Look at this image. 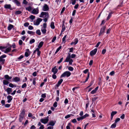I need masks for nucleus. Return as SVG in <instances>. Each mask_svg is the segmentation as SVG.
Masks as SVG:
<instances>
[{
  "label": "nucleus",
  "mask_w": 129,
  "mask_h": 129,
  "mask_svg": "<svg viewBox=\"0 0 129 129\" xmlns=\"http://www.w3.org/2000/svg\"><path fill=\"white\" fill-rule=\"evenodd\" d=\"M34 28L31 25H29L28 27V29L29 30H32Z\"/></svg>",
  "instance_id": "obj_54"
},
{
  "label": "nucleus",
  "mask_w": 129,
  "mask_h": 129,
  "mask_svg": "<svg viewBox=\"0 0 129 129\" xmlns=\"http://www.w3.org/2000/svg\"><path fill=\"white\" fill-rule=\"evenodd\" d=\"M5 78L7 80L9 81L11 79L12 77L9 76L8 75H6L4 76Z\"/></svg>",
  "instance_id": "obj_18"
},
{
  "label": "nucleus",
  "mask_w": 129,
  "mask_h": 129,
  "mask_svg": "<svg viewBox=\"0 0 129 129\" xmlns=\"http://www.w3.org/2000/svg\"><path fill=\"white\" fill-rule=\"evenodd\" d=\"M89 115L87 114H86L85 115H84L83 116H82L83 119H84L86 117H88L89 116Z\"/></svg>",
  "instance_id": "obj_53"
},
{
  "label": "nucleus",
  "mask_w": 129,
  "mask_h": 129,
  "mask_svg": "<svg viewBox=\"0 0 129 129\" xmlns=\"http://www.w3.org/2000/svg\"><path fill=\"white\" fill-rule=\"evenodd\" d=\"M46 27L47 24L46 23H44L43 24V26L41 28V30L43 34H45L46 32Z\"/></svg>",
  "instance_id": "obj_3"
},
{
  "label": "nucleus",
  "mask_w": 129,
  "mask_h": 129,
  "mask_svg": "<svg viewBox=\"0 0 129 129\" xmlns=\"http://www.w3.org/2000/svg\"><path fill=\"white\" fill-rule=\"evenodd\" d=\"M4 7L6 9H9L11 10V6L10 4H5L4 5Z\"/></svg>",
  "instance_id": "obj_19"
},
{
  "label": "nucleus",
  "mask_w": 129,
  "mask_h": 129,
  "mask_svg": "<svg viewBox=\"0 0 129 129\" xmlns=\"http://www.w3.org/2000/svg\"><path fill=\"white\" fill-rule=\"evenodd\" d=\"M7 99L8 100L7 102L9 103L12 101L13 99V97L10 95H8L7 97Z\"/></svg>",
  "instance_id": "obj_13"
},
{
  "label": "nucleus",
  "mask_w": 129,
  "mask_h": 129,
  "mask_svg": "<svg viewBox=\"0 0 129 129\" xmlns=\"http://www.w3.org/2000/svg\"><path fill=\"white\" fill-rule=\"evenodd\" d=\"M55 124V123L54 122L53 120H51L47 124V126H48L49 125L51 126H53Z\"/></svg>",
  "instance_id": "obj_17"
},
{
  "label": "nucleus",
  "mask_w": 129,
  "mask_h": 129,
  "mask_svg": "<svg viewBox=\"0 0 129 129\" xmlns=\"http://www.w3.org/2000/svg\"><path fill=\"white\" fill-rule=\"evenodd\" d=\"M1 103L2 104L3 106L5 105V101L4 100H2L1 101Z\"/></svg>",
  "instance_id": "obj_61"
},
{
  "label": "nucleus",
  "mask_w": 129,
  "mask_h": 129,
  "mask_svg": "<svg viewBox=\"0 0 129 129\" xmlns=\"http://www.w3.org/2000/svg\"><path fill=\"white\" fill-rule=\"evenodd\" d=\"M40 120L42 123L45 124L47 123L49 121L48 117H47L41 119Z\"/></svg>",
  "instance_id": "obj_5"
},
{
  "label": "nucleus",
  "mask_w": 129,
  "mask_h": 129,
  "mask_svg": "<svg viewBox=\"0 0 129 129\" xmlns=\"http://www.w3.org/2000/svg\"><path fill=\"white\" fill-rule=\"evenodd\" d=\"M97 50V48H95L94 50L91 51L90 53V55L91 56H92L95 54Z\"/></svg>",
  "instance_id": "obj_9"
},
{
  "label": "nucleus",
  "mask_w": 129,
  "mask_h": 129,
  "mask_svg": "<svg viewBox=\"0 0 129 129\" xmlns=\"http://www.w3.org/2000/svg\"><path fill=\"white\" fill-rule=\"evenodd\" d=\"M71 58V54L70 53H68V55L67 57L65 60H64V62H68L69 60H70Z\"/></svg>",
  "instance_id": "obj_10"
},
{
  "label": "nucleus",
  "mask_w": 129,
  "mask_h": 129,
  "mask_svg": "<svg viewBox=\"0 0 129 129\" xmlns=\"http://www.w3.org/2000/svg\"><path fill=\"white\" fill-rule=\"evenodd\" d=\"M35 40L34 39H32L30 40L29 41V44H31L35 42Z\"/></svg>",
  "instance_id": "obj_41"
},
{
  "label": "nucleus",
  "mask_w": 129,
  "mask_h": 129,
  "mask_svg": "<svg viewBox=\"0 0 129 129\" xmlns=\"http://www.w3.org/2000/svg\"><path fill=\"white\" fill-rule=\"evenodd\" d=\"M106 50L105 49H103L102 51V53L104 54L106 53Z\"/></svg>",
  "instance_id": "obj_63"
},
{
  "label": "nucleus",
  "mask_w": 129,
  "mask_h": 129,
  "mask_svg": "<svg viewBox=\"0 0 129 129\" xmlns=\"http://www.w3.org/2000/svg\"><path fill=\"white\" fill-rule=\"evenodd\" d=\"M115 74L114 72V71H112L109 74V75L111 76H113Z\"/></svg>",
  "instance_id": "obj_59"
},
{
  "label": "nucleus",
  "mask_w": 129,
  "mask_h": 129,
  "mask_svg": "<svg viewBox=\"0 0 129 129\" xmlns=\"http://www.w3.org/2000/svg\"><path fill=\"white\" fill-rule=\"evenodd\" d=\"M50 26L51 28L54 29L55 27L54 25V22H52L51 23Z\"/></svg>",
  "instance_id": "obj_25"
},
{
  "label": "nucleus",
  "mask_w": 129,
  "mask_h": 129,
  "mask_svg": "<svg viewBox=\"0 0 129 129\" xmlns=\"http://www.w3.org/2000/svg\"><path fill=\"white\" fill-rule=\"evenodd\" d=\"M6 48V47H3V46H0V50H1L2 51H3V49H5Z\"/></svg>",
  "instance_id": "obj_56"
},
{
  "label": "nucleus",
  "mask_w": 129,
  "mask_h": 129,
  "mask_svg": "<svg viewBox=\"0 0 129 129\" xmlns=\"http://www.w3.org/2000/svg\"><path fill=\"white\" fill-rule=\"evenodd\" d=\"M0 61L1 62H2L1 64H3L5 61V59H3V58H0Z\"/></svg>",
  "instance_id": "obj_37"
},
{
  "label": "nucleus",
  "mask_w": 129,
  "mask_h": 129,
  "mask_svg": "<svg viewBox=\"0 0 129 129\" xmlns=\"http://www.w3.org/2000/svg\"><path fill=\"white\" fill-rule=\"evenodd\" d=\"M113 13V12H110L108 17L107 18V20H108L111 17V16L112 14Z\"/></svg>",
  "instance_id": "obj_26"
},
{
  "label": "nucleus",
  "mask_w": 129,
  "mask_h": 129,
  "mask_svg": "<svg viewBox=\"0 0 129 129\" xmlns=\"http://www.w3.org/2000/svg\"><path fill=\"white\" fill-rule=\"evenodd\" d=\"M6 91L7 92V94H9L12 91V89L10 88H8L6 90Z\"/></svg>",
  "instance_id": "obj_22"
},
{
  "label": "nucleus",
  "mask_w": 129,
  "mask_h": 129,
  "mask_svg": "<svg viewBox=\"0 0 129 129\" xmlns=\"http://www.w3.org/2000/svg\"><path fill=\"white\" fill-rule=\"evenodd\" d=\"M36 33L38 35H40L41 34L40 30L39 29H38L36 30Z\"/></svg>",
  "instance_id": "obj_35"
},
{
  "label": "nucleus",
  "mask_w": 129,
  "mask_h": 129,
  "mask_svg": "<svg viewBox=\"0 0 129 129\" xmlns=\"http://www.w3.org/2000/svg\"><path fill=\"white\" fill-rule=\"evenodd\" d=\"M23 118V116H20L19 118V120L20 122H21V121L22 120Z\"/></svg>",
  "instance_id": "obj_55"
},
{
  "label": "nucleus",
  "mask_w": 129,
  "mask_h": 129,
  "mask_svg": "<svg viewBox=\"0 0 129 129\" xmlns=\"http://www.w3.org/2000/svg\"><path fill=\"white\" fill-rule=\"evenodd\" d=\"M14 27V26L11 24H9L8 27V29L9 30H10Z\"/></svg>",
  "instance_id": "obj_23"
},
{
  "label": "nucleus",
  "mask_w": 129,
  "mask_h": 129,
  "mask_svg": "<svg viewBox=\"0 0 129 129\" xmlns=\"http://www.w3.org/2000/svg\"><path fill=\"white\" fill-rule=\"evenodd\" d=\"M120 120V119L119 118H116L115 120V122L114 123L116 124Z\"/></svg>",
  "instance_id": "obj_47"
},
{
  "label": "nucleus",
  "mask_w": 129,
  "mask_h": 129,
  "mask_svg": "<svg viewBox=\"0 0 129 129\" xmlns=\"http://www.w3.org/2000/svg\"><path fill=\"white\" fill-rule=\"evenodd\" d=\"M39 12V9L38 7L36 8H34L31 11V13L34 14H37Z\"/></svg>",
  "instance_id": "obj_6"
},
{
  "label": "nucleus",
  "mask_w": 129,
  "mask_h": 129,
  "mask_svg": "<svg viewBox=\"0 0 129 129\" xmlns=\"http://www.w3.org/2000/svg\"><path fill=\"white\" fill-rule=\"evenodd\" d=\"M57 102H55L54 103L53 106V107H56L57 106Z\"/></svg>",
  "instance_id": "obj_52"
},
{
  "label": "nucleus",
  "mask_w": 129,
  "mask_h": 129,
  "mask_svg": "<svg viewBox=\"0 0 129 129\" xmlns=\"http://www.w3.org/2000/svg\"><path fill=\"white\" fill-rule=\"evenodd\" d=\"M84 119L82 116L80 117H78L77 118V119L78 121H79L81 120H82Z\"/></svg>",
  "instance_id": "obj_40"
},
{
  "label": "nucleus",
  "mask_w": 129,
  "mask_h": 129,
  "mask_svg": "<svg viewBox=\"0 0 129 129\" xmlns=\"http://www.w3.org/2000/svg\"><path fill=\"white\" fill-rule=\"evenodd\" d=\"M42 21V19L40 18H38L34 21V24L35 25H38Z\"/></svg>",
  "instance_id": "obj_4"
},
{
  "label": "nucleus",
  "mask_w": 129,
  "mask_h": 129,
  "mask_svg": "<svg viewBox=\"0 0 129 129\" xmlns=\"http://www.w3.org/2000/svg\"><path fill=\"white\" fill-rule=\"evenodd\" d=\"M28 34H31L32 35H34L35 34V32L34 31H28L27 32Z\"/></svg>",
  "instance_id": "obj_27"
},
{
  "label": "nucleus",
  "mask_w": 129,
  "mask_h": 129,
  "mask_svg": "<svg viewBox=\"0 0 129 129\" xmlns=\"http://www.w3.org/2000/svg\"><path fill=\"white\" fill-rule=\"evenodd\" d=\"M61 47L60 46L57 49L55 53V54H56L61 48Z\"/></svg>",
  "instance_id": "obj_39"
},
{
  "label": "nucleus",
  "mask_w": 129,
  "mask_h": 129,
  "mask_svg": "<svg viewBox=\"0 0 129 129\" xmlns=\"http://www.w3.org/2000/svg\"><path fill=\"white\" fill-rule=\"evenodd\" d=\"M12 2L17 6H20L21 3L18 0H12Z\"/></svg>",
  "instance_id": "obj_12"
},
{
  "label": "nucleus",
  "mask_w": 129,
  "mask_h": 129,
  "mask_svg": "<svg viewBox=\"0 0 129 129\" xmlns=\"http://www.w3.org/2000/svg\"><path fill=\"white\" fill-rule=\"evenodd\" d=\"M74 116V115L72 114H68L65 117V118L66 119H67L68 118L70 117L71 116Z\"/></svg>",
  "instance_id": "obj_33"
},
{
  "label": "nucleus",
  "mask_w": 129,
  "mask_h": 129,
  "mask_svg": "<svg viewBox=\"0 0 129 129\" xmlns=\"http://www.w3.org/2000/svg\"><path fill=\"white\" fill-rule=\"evenodd\" d=\"M37 55L39 57L40 56L41 52L39 50V48H37Z\"/></svg>",
  "instance_id": "obj_28"
},
{
  "label": "nucleus",
  "mask_w": 129,
  "mask_h": 129,
  "mask_svg": "<svg viewBox=\"0 0 129 129\" xmlns=\"http://www.w3.org/2000/svg\"><path fill=\"white\" fill-rule=\"evenodd\" d=\"M25 9L26 10L30 12L32 10V8L31 6H29L28 7L25 8Z\"/></svg>",
  "instance_id": "obj_29"
},
{
  "label": "nucleus",
  "mask_w": 129,
  "mask_h": 129,
  "mask_svg": "<svg viewBox=\"0 0 129 129\" xmlns=\"http://www.w3.org/2000/svg\"><path fill=\"white\" fill-rule=\"evenodd\" d=\"M9 86L11 88L16 87V86L15 85H14L12 83H10L9 84Z\"/></svg>",
  "instance_id": "obj_32"
},
{
  "label": "nucleus",
  "mask_w": 129,
  "mask_h": 129,
  "mask_svg": "<svg viewBox=\"0 0 129 129\" xmlns=\"http://www.w3.org/2000/svg\"><path fill=\"white\" fill-rule=\"evenodd\" d=\"M29 23L28 22H26L24 24V26L25 27H28L29 25Z\"/></svg>",
  "instance_id": "obj_45"
},
{
  "label": "nucleus",
  "mask_w": 129,
  "mask_h": 129,
  "mask_svg": "<svg viewBox=\"0 0 129 129\" xmlns=\"http://www.w3.org/2000/svg\"><path fill=\"white\" fill-rule=\"evenodd\" d=\"M63 59V57H62L59 60V61H58V62H57V63H58V64H59V63H61L62 62V61Z\"/></svg>",
  "instance_id": "obj_51"
},
{
  "label": "nucleus",
  "mask_w": 129,
  "mask_h": 129,
  "mask_svg": "<svg viewBox=\"0 0 129 129\" xmlns=\"http://www.w3.org/2000/svg\"><path fill=\"white\" fill-rule=\"evenodd\" d=\"M8 80H4L3 81V83L4 85H7L9 83V82Z\"/></svg>",
  "instance_id": "obj_24"
},
{
  "label": "nucleus",
  "mask_w": 129,
  "mask_h": 129,
  "mask_svg": "<svg viewBox=\"0 0 129 129\" xmlns=\"http://www.w3.org/2000/svg\"><path fill=\"white\" fill-rule=\"evenodd\" d=\"M40 17L41 18H49V14L48 12H43L41 13Z\"/></svg>",
  "instance_id": "obj_2"
},
{
  "label": "nucleus",
  "mask_w": 129,
  "mask_h": 129,
  "mask_svg": "<svg viewBox=\"0 0 129 129\" xmlns=\"http://www.w3.org/2000/svg\"><path fill=\"white\" fill-rule=\"evenodd\" d=\"M78 42V40L77 38H76L71 43V45H72L73 44H74L75 45L77 44Z\"/></svg>",
  "instance_id": "obj_16"
},
{
  "label": "nucleus",
  "mask_w": 129,
  "mask_h": 129,
  "mask_svg": "<svg viewBox=\"0 0 129 129\" xmlns=\"http://www.w3.org/2000/svg\"><path fill=\"white\" fill-rule=\"evenodd\" d=\"M69 64L70 65H71L72 64V63L73 62V60L72 59H71L69 61Z\"/></svg>",
  "instance_id": "obj_50"
},
{
  "label": "nucleus",
  "mask_w": 129,
  "mask_h": 129,
  "mask_svg": "<svg viewBox=\"0 0 129 129\" xmlns=\"http://www.w3.org/2000/svg\"><path fill=\"white\" fill-rule=\"evenodd\" d=\"M44 44L43 41H41L39 43L38 46V48H39V49L41 48L43 46Z\"/></svg>",
  "instance_id": "obj_21"
},
{
  "label": "nucleus",
  "mask_w": 129,
  "mask_h": 129,
  "mask_svg": "<svg viewBox=\"0 0 129 129\" xmlns=\"http://www.w3.org/2000/svg\"><path fill=\"white\" fill-rule=\"evenodd\" d=\"M10 106V105L8 104H6L5 105V107L6 108H9Z\"/></svg>",
  "instance_id": "obj_60"
},
{
  "label": "nucleus",
  "mask_w": 129,
  "mask_h": 129,
  "mask_svg": "<svg viewBox=\"0 0 129 129\" xmlns=\"http://www.w3.org/2000/svg\"><path fill=\"white\" fill-rule=\"evenodd\" d=\"M23 43V42L21 40H19V44L20 45H22Z\"/></svg>",
  "instance_id": "obj_57"
},
{
  "label": "nucleus",
  "mask_w": 129,
  "mask_h": 129,
  "mask_svg": "<svg viewBox=\"0 0 129 129\" xmlns=\"http://www.w3.org/2000/svg\"><path fill=\"white\" fill-rule=\"evenodd\" d=\"M125 117V115L124 114H123L120 117V118L122 119H123Z\"/></svg>",
  "instance_id": "obj_62"
},
{
  "label": "nucleus",
  "mask_w": 129,
  "mask_h": 129,
  "mask_svg": "<svg viewBox=\"0 0 129 129\" xmlns=\"http://www.w3.org/2000/svg\"><path fill=\"white\" fill-rule=\"evenodd\" d=\"M68 69L69 70L71 71H73V70L74 69L72 67H69L68 68Z\"/></svg>",
  "instance_id": "obj_46"
},
{
  "label": "nucleus",
  "mask_w": 129,
  "mask_h": 129,
  "mask_svg": "<svg viewBox=\"0 0 129 129\" xmlns=\"http://www.w3.org/2000/svg\"><path fill=\"white\" fill-rule=\"evenodd\" d=\"M31 54V52L30 51L29 49H26L25 53V55L26 57L28 56Z\"/></svg>",
  "instance_id": "obj_8"
},
{
  "label": "nucleus",
  "mask_w": 129,
  "mask_h": 129,
  "mask_svg": "<svg viewBox=\"0 0 129 129\" xmlns=\"http://www.w3.org/2000/svg\"><path fill=\"white\" fill-rule=\"evenodd\" d=\"M11 46L10 47L6 48L5 50H4V49H3V51H2V52H4L5 53H6L9 52L11 51Z\"/></svg>",
  "instance_id": "obj_7"
},
{
  "label": "nucleus",
  "mask_w": 129,
  "mask_h": 129,
  "mask_svg": "<svg viewBox=\"0 0 129 129\" xmlns=\"http://www.w3.org/2000/svg\"><path fill=\"white\" fill-rule=\"evenodd\" d=\"M71 3L73 5H74L75 4L76 1V0H71Z\"/></svg>",
  "instance_id": "obj_43"
},
{
  "label": "nucleus",
  "mask_w": 129,
  "mask_h": 129,
  "mask_svg": "<svg viewBox=\"0 0 129 129\" xmlns=\"http://www.w3.org/2000/svg\"><path fill=\"white\" fill-rule=\"evenodd\" d=\"M28 116L29 117H31L33 119H34L35 118V116H33L32 114L30 113H29Z\"/></svg>",
  "instance_id": "obj_31"
},
{
  "label": "nucleus",
  "mask_w": 129,
  "mask_h": 129,
  "mask_svg": "<svg viewBox=\"0 0 129 129\" xmlns=\"http://www.w3.org/2000/svg\"><path fill=\"white\" fill-rule=\"evenodd\" d=\"M117 113V112L116 111H112L111 113V115L113 116Z\"/></svg>",
  "instance_id": "obj_38"
},
{
  "label": "nucleus",
  "mask_w": 129,
  "mask_h": 129,
  "mask_svg": "<svg viewBox=\"0 0 129 129\" xmlns=\"http://www.w3.org/2000/svg\"><path fill=\"white\" fill-rule=\"evenodd\" d=\"M29 18L32 20L31 21L32 22L33 21V20L35 18V16L33 15H31L29 16Z\"/></svg>",
  "instance_id": "obj_30"
},
{
  "label": "nucleus",
  "mask_w": 129,
  "mask_h": 129,
  "mask_svg": "<svg viewBox=\"0 0 129 129\" xmlns=\"http://www.w3.org/2000/svg\"><path fill=\"white\" fill-rule=\"evenodd\" d=\"M23 3L24 4L26 5L28 3V2L26 0H23Z\"/></svg>",
  "instance_id": "obj_58"
},
{
  "label": "nucleus",
  "mask_w": 129,
  "mask_h": 129,
  "mask_svg": "<svg viewBox=\"0 0 129 129\" xmlns=\"http://www.w3.org/2000/svg\"><path fill=\"white\" fill-rule=\"evenodd\" d=\"M22 13V12L20 11H17L15 13L16 14H19Z\"/></svg>",
  "instance_id": "obj_49"
},
{
  "label": "nucleus",
  "mask_w": 129,
  "mask_h": 129,
  "mask_svg": "<svg viewBox=\"0 0 129 129\" xmlns=\"http://www.w3.org/2000/svg\"><path fill=\"white\" fill-rule=\"evenodd\" d=\"M23 57V56L22 55H21L18 58V59L19 60H20L21 59H22Z\"/></svg>",
  "instance_id": "obj_64"
},
{
  "label": "nucleus",
  "mask_w": 129,
  "mask_h": 129,
  "mask_svg": "<svg viewBox=\"0 0 129 129\" xmlns=\"http://www.w3.org/2000/svg\"><path fill=\"white\" fill-rule=\"evenodd\" d=\"M63 81V80L62 79H60L58 82L57 84L56 85L57 87H59L60 84Z\"/></svg>",
  "instance_id": "obj_20"
},
{
  "label": "nucleus",
  "mask_w": 129,
  "mask_h": 129,
  "mask_svg": "<svg viewBox=\"0 0 129 129\" xmlns=\"http://www.w3.org/2000/svg\"><path fill=\"white\" fill-rule=\"evenodd\" d=\"M116 124L114 123L111 125V128H115L116 127Z\"/></svg>",
  "instance_id": "obj_36"
},
{
  "label": "nucleus",
  "mask_w": 129,
  "mask_h": 129,
  "mask_svg": "<svg viewBox=\"0 0 129 129\" xmlns=\"http://www.w3.org/2000/svg\"><path fill=\"white\" fill-rule=\"evenodd\" d=\"M49 9V8L48 5L46 4H45L43 8V10L44 11H48Z\"/></svg>",
  "instance_id": "obj_11"
},
{
  "label": "nucleus",
  "mask_w": 129,
  "mask_h": 129,
  "mask_svg": "<svg viewBox=\"0 0 129 129\" xmlns=\"http://www.w3.org/2000/svg\"><path fill=\"white\" fill-rule=\"evenodd\" d=\"M27 86V84L26 83H24L23 85H22L21 88H24L26 87Z\"/></svg>",
  "instance_id": "obj_48"
},
{
  "label": "nucleus",
  "mask_w": 129,
  "mask_h": 129,
  "mask_svg": "<svg viewBox=\"0 0 129 129\" xmlns=\"http://www.w3.org/2000/svg\"><path fill=\"white\" fill-rule=\"evenodd\" d=\"M62 28L61 30V32L62 33L63 32L65 29V28L64 25H63L62 26Z\"/></svg>",
  "instance_id": "obj_42"
},
{
  "label": "nucleus",
  "mask_w": 129,
  "mask_h": 129,
  "mask_svg": "<svg viewBox=\"0 0 129 129\" xmlns=\"http://www.w3.org/2000/svg\"><path fill=\"white\" fill-rule=\"evenodd\" d=\"M20 78L18 77H16L13 78L12 81L15 82H17L20 81Z\"/></svg>",
  "instance_id": "obj_14"
},
{
  "label": "nucleus",
  "mask_w": 129,
  "mask_h": 129,
  "mask_svg": "<svg viewBox=\"0 0 129 129\" xmlns=\"http://www.w3.org/2000/svg\"><path fill=\"white\" fill-rule=\"evenodd\" d=\"M71 73L69 71H66L64 72L61 76L60 77H69L71 75Z\"/></svg>",
  "instance_id": "obj_1"
},
{
  "label": "nucleus",
  "mask_w": 129,
  "mask_h": 129,
  "mask_svg": "<svg viewBox=\"0 0 129 129\" xmlns=\"http://www.w3.org/2000/svg\"><path fill=\"white\" fill-rule=\"evenodd\" d=\"M105 26L103 27L101 29V31H102L103 33H104L105 31Z\"/></svg>",
  "instance_id": "obj_44"
},
{
  "label": "nucleus",
  "mask_w": 129,
  "mask_h": 129,
  "mask_svg": "<svg viewBox=\"0 0 129 129\" xmlns=\"http://www.w3.org/2000/svg\"><path fill=\"white\" fill-rule=\"evenodd\" d=\"M58 71V70L56 68V66L52 69V71L53 72L54 74H56L57 73Z\"/></svg>",
  "instance_id": "obj_15"
},
{
  "label": "nucleus",
  "mask_w": 129,
  "mask_h": 129,
  "mask_svg": "<svg viewBox=\"0 0 129 129\" xmlns=\"http://www.w3.org/2000/svg\"><path fill=\"white\" fill-rule=\"evenodd\" d=\"M67 37V35L64 36L62 39V42L64 43H65L66 42V39Z\"/></svg>",
  "instance_id": "obj_34"
}]
</instances>
